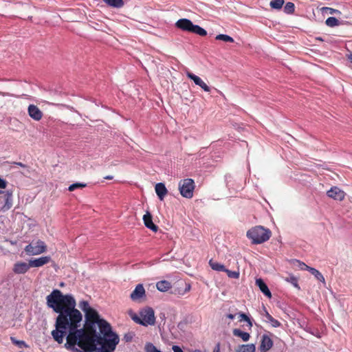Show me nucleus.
<instances>
[{"mask_svg": "<svg viewBox=\"0 0 352 352\" xmlns=\"http://www.w3.org/2000/svg\"><path fill=\"white\" fill-rule=\"evenodd\" d=\"M239 321L241 322L243 320L245 321L248 322V325L250 328H251L252 327V322L251 321V320L250 319V318L244 313H239Z\"/></svg>", "mask_w": 352, "mask_h": 352, "instance_id": "7c9ffc66", "label": "nucleus"}, {"mask_svg": "<svg viewBox=\"0 0 352 352\" xmlns=\"http://www.w3.org/2000/svg\"><path fill=\"white\" fill-rule=\"evenodd\" d=\"M173 352H184L182 349L177 345H173L172 347Z\"/></svg>", "mask_w": 352, "mask_h": 352, "instance_id": "a19ab883", "label": "nucleus"}, {"mask_svg": "<svg viewBox=\"0 0 352 352\" xmlns=\"http://www.w3.org/2000/svg\"><path fill=\"white\" fill-rule=\"evenodd\" d=\"M28 112L30 117L36 121L41 120L43 116V112L34 104H30L28 106Z\"/></svg>", "mask_w": 352, "mask_h": 352, "instance_id": "9d476101", "label": "nucleus"}, {"mask_svg": "<svg viewBox=\"0 0 352 352\" xmlns=\"http://www.w3.org/2000/svg\"><path fill=\"white\" fill-rule=\"evenodd\" d=\"M5 200V204L3 206V210H7L11 208L12 206V194L11 192L6 191L3 197Z\"/></svg>", "mask_w": 352, "mask_h": 352, "instance_id": "aec40b11", "label": "nucleus"}, {"mask_svg": "<svg viewBox=\"0 0 352 352\" xmlns=\"http://www.w3.org/2000/svg\"><path fill=\"white\" fill-rule=\"evenodd\" d=\"M284 12L287 14H294L295 11V5L292 2H287L284 6Z\"/></svg>", "mask_w": 352, "mask_h": 352, "instance_id": "c85d7f7f", "label": "nucleus"}, {"mask_svg": "<svg viewBox=\"0 0 352 352\" xmlns=\"http://www.w3.org/2000/svg\"><path fill=\"white\" fill-rule=\"evenodd\" d=\"M133 337V335L132 333H128L124 335V340H125V342H131Z\"/></svg>", "mask_w": 352, "mask_h": 352, "instance_id": "58836bf2", "label": "nucleus"}, {"mask_svg": "<svg viewBox=\"0 0 352 352\" xmlns=\"http://www.w3.org/2000/svg\"><path fill=\"white\" fill-rule=\"evenodd\" d=\"M328 197L338 201H342L344 198V192L338 187L333 186L327 192Z\"/></svg>", "mask_w": 352, "mask_h": 352, "instance_id": "9b49d317", "label": "nucleus"}, {"mask_svg": "<svg viewBox=\"0 0 352 352\" xmlns=\"http://www.w3.org/2000/svg\"><path fill=\"white\" fill-rule=\"evenodd\" d=\"M10 340L13 344L19 346V348L28 347V345L24 341L18 340L14 337H10Z\"/></svg>", "mask_w": 352, "mask_h": 352, "instance_id": "2f4dec72", "label": "nucleus"}, {"mask_svg": "<svg viewBox=\"0 0 352 352\" xmlns=\"http://www.w3.org/2000/svg\"><path fill=\"white\" fill-rule=\"evenodd\" d=\"M346 60L351 63L352 64V52H349V53L346 54Z\"/></svg>", "mask_w": 352, "mask_h": 352, "instance_id": "79ce46f5", "label": "nucleus"}, {"mask_svg": "<svg viewBox=\"0 0 352 352\" xmlns=\"http://www.w3.org/2000/svg\"><path fill=\"white\" fill-rule=\"evenodd\" d=\"M86 186H87V184H85V183L77 182V183H75V184H73L70 185L69 186V188H68V190L70 192H72V191L75 190L77 188H85Z\"/></svg>", "mask_w": 352, "mask_h": 352, "instance_id": "473e14b6", "label": "nucleus"}, {"mask_svg": "<svg viewBox=\"0 0 352 352\" xmlns=\"http://www.w3.org/2000/svg\"><path fill=\"white\" fill-rule=\"evenodd\" d=\"M272 236L270 229L261 226L252 228L247 232V237L252 240L254 244H261L268 241Z\"/></svg>", "mask_w": 352, "mask_h": 352, "instance_id": "7ed1b4c3", "label": "nucleus"}, {"mask_svg": "<svg viewBox=\"0 0 352 352\" xmlns=\"http://www.w3.org/2000/svg\"><path fill=\"white\" fill-rule=\"evenodd\" d=\"M256 346L254 344L239 345L234 352H255Z\"/></svg>", "mask_w": 352, "mask_h": 352, "instance_id": "412c9836", "label": "nucleus"}, {"mask_svg": "<svg viewBox=\"0 0 352 352\" xmlns=\"http://www.w3.org/2000/svg\"><path fill=\"white\" fill-rule=\"evenodd\" d=\"M286 280L291 283L295 287L300 289L298 283V278L294 276H290L289 277L287 278Z\"/></svg>", "mask_w": 352, "mask_h": 352, "instance_id": "c9c22d12", "label": "nucleus"}, {"mask_svg": "<svg viewBox=\"0 0 352 352\" xmlns=\"http://www.w3.org/2000/svg\"><path fill=\"white\" fill-rule=\"evenodd\" d=\"M157 289L160 292H167L171 288V284L168 280H160L156 283Z\"/></svg>", "mask_w": 352, "mask_h": 352, "instance_id": "b1692460", "label": "nucleus"}, {"mask_svg": "<svg viewBox=\"0 0 352 352\" xmlns=\"http://www.w3.org/2000/svg\"><path fill=\"white\" fill-rule=\"evenodd\" d=\"M209 265H210V267L214 270H216L218 272H224L226 270V267L223 265H222L219 263H217V262H214L212 260H210L209 261Z\"/></svg>", "mask_w": 352, "mask_h": 352, "instance_id": "bb28decb", "label": "nucleus"}, {"mask_svg": "<svg viewBox=\"0 0 352 352\" xmlns=\"http://www.w3.org/2000/svg\"><path fill=\"white\" fill-rule=\"evenodd\" d=\"M256 285L258 286L260 290L269 298H272V294L267 285L261 278L256 280Z\"/></svg>", "mask_w": 352, "mask_h": 352, "instance_id": "a211bd4d", "label": "nucleus"}, {"mask_svg": "<svg viewBox=\"0 0 352 352\" xmlns=\"http://www.w3.org/2000/svg\"><path fill=\"white\" fill-rule=\"evenodd\" d=\"M176 28L201 36L207 35V31L198 25L193 24L191 20L188 19H180L175 23Z\"/></svg>", "mask_w": 352, "mask_h": 352, "instance_id": "39448f33", "label": "nucleus"}, {"mask_svg": "<svg viewBox=\"0 0 352 352\" xmlns=\"http://www.w3.org/2000/svg\"><path fill=\"white\" fill-rule=\"evenodd\" d=\"M263 316H264L266 318L265 322H270L273 327H278L280 326V324H281L280 322L278 320L274 318L268 313V311H267V309L265 307H263Z\"/></svg>", "mask_w": 352, "mask_h": 352, "instance_id": "6ab92c4d", "label": "nucleus"}, {"mask_svg": "<svg viewBox=\"0 0 352 352\" xmlns=\"http://www.w3.org/2000/svg\"><path fill=\"white\" fill-rule=\"evenodd\" d=\"M5 192H6V191L0 190V195H3V197L4 196Z\"/></svg>", "mask_w": 352, "mask_h": 352, "instance_id": "de8ad7c7", "label": "nucleus"}, {"mask_svg": "<svg viewBox=\"0 0 352 352\" xmlns=\"http://www.w3.org/2000/svg\"><path fill=\"white\" fill-rule=\"evenodd\" d=\"M192 352H201V351L199 349H195Z\"/></svg>", "mask_w": 352, "mask_h": 352, "instance_id": "8fccbe9b", "label": "nucleus"}, {"mask_svg": "<svg viewBox=\"0 0 352 352\" xmlns=\"http://www.w3.org/2000/svg\"><path fill=\"white\" fill-rule=\"evenodd\" d=\"M155 192H156L158 198L161 201H163L165 196L168 193V190H167L164 184H163V183L157 184L155 185Z\"/></svg>", "mask_w": 352, "mask_h": 352, "instance_id": "f3484780", "label": "nucleus"}, {"mask_svg": "<svg viewBox=\"0 0 352 352\" xmlns=\"http://www.w3.org/2000/svg\"><path fill=\"white\" fill-rule=\"evenodd\" d=\"M213 352H220L219 346L215 349H214Z\"/></svg>", "mask_w": 352, "mask_h": 352, "instance_id": "49530a36", "label": "nucleus"}, {"mask_svg": "<svg viewBox=\"0 0 352 352\" xmlns=\"http://www.w3.org/2000/svg\"><path fill=\"white\" fill-rule=\"evenodd\" d=\"M273 346L272 339L266 335L263 336L261 343L260 345V351L261 352H267Z\"/></svg>", "mask_w": 352, "mask_h": 352, "instance_id": "dca6fc26", "label": "nucleus"}, {"mask_svg": "<svg viewBox=\"0 0 352 352\" xmlns=\"http://www.w3.org/2000/svg\"><path fill=\"white\" fill-rule=\"evenodd\" d=\"M145 352H161L152 343H146L145 345Z\"/></svg>", "mask_w": 352, "mask_h": 352, "instance_id": "72a5a7b5", "label": "nucleus"}, {"mask_svg": "<svg viewBox=\"0 0 352 352\" xmlns=\"http://www.w3.org/2000/svg\"><path fill=\"white\" fill-rule=\"evenodd\" d=\"M232 333L234 336L241 338L243 342H247L250 338L249 333L241 331L239 329H234Z\"/></svg>", "mask_w": 352, "mask_h": 352, "instance_id": "4be33fe9", "label": "nucleus"}, {"mask_svg": "<svg viewBox=\"0 0 352 352\" xmlns=\"http://www.w3.org/2000/svg\"><path fill=\"white\" fill-rule=\"evenodd\" d=\"M109 7L121 8L124 5V0H102Z\"/></svg>", "mask_w": 352, "mask_h": 352, "instance_id": "5701e85b", "label": "nucleus"}, {"mask_svg": "<svg viewBox=\"0 0 352 352\" xmlns=\"http://www.w3.org/2000/svg\"><path fill=\"white\" fill-rule=\"evenodd\" d=\"M104 179H113V176L108 175V176L104 177Z\"/></svg>", "mask_w": 352, "mask_h": 352, "instance_id": "a18cd8bd", "label": "nucleus"}, {"mask_svg": "<svg viewBox=\"0 0 352 352\" xmlns=\"http://www.w3.org/2000/svg\"><path fill=\"white\" fill-rule=\"evenodd\" d=\"M80 307L82 309V311L85 312V316H86V314L89 311L94 312V314L95 316H94L93 321H92L93 322L92 327L96 326L97 323H98L99 322H100L101 320H103L102 318H100V316L96 309L89 307V305L87 301L81 302Z\"/></svg>", "mask_w": 352, "mask_h": 352, "instance_id": "1a4fd4ad", "label": "nucleus"}, {"mask_svg": "<svg viewBox=\"0 0 352 352\" xmlns=\"http://www.w3.org/2000/svg\"><path fill=\"white\" fill-rule=\"evenodd\" d=\"M296 262L298 263V267L302 270H307L308 271L309 269L310 268L309 266L307 265L305 263H303L300 261L296 260Z\"/></svg>", "mask_w": 352, "mask_h": 352, "instance_id": "e433bc0d", "label": "nucleus"}, {"mask_svg": "<svg viewBox=\"0 0 352 352\" xmlns=\"http://www.w3.org/2000/svg\"><path fill=\"white\" fill-rule=\"evenodd\" d=\"M226 272L228 276L231 278H238L239 277V272L236 271H231L226 268L224 271Z\"/></svg>", "mask_w": 352, "mask_h": 352, "instance_id": "f704fd0d", "label": "nucleus"}, {"mask_svg": "<svg viewBox=\"0 0 352 352\" xmlns=\"http://www.w3.org/2000/svg\"><path fill=\"white\" fill-rule=\"evenodd\" d=\"M47 250V245L41 240H38L35 243H32L25 248V252L28 255H38L45 252Z\"/></svg>", "mask_w": 352, "mask_h": 352, "instance_id": "0eeeda50", "label": "nucleus"}, {"mask_svg": "<svg viewBox=\"0 0 352 352\" xmlns=\"http://www.w3.org/2000/svg\"><path fill=\"white\" fill-rule=\"evenodd\" d=\"M46 300L47 305L58 314L55 322L56 328L51 333L52 338L57 343L63 344L66 336L64 347L75 352L92 327L94 312L86 314L83 327L78 329L82 316L75 308L76 300L72 295H64L59 289H54L46 297Z\"/></svg>", "mask_w": 352, "mask_h": 352, "instance_id": "f257e3e1", "label": "nucleus"}, {"mask_svg": "<svg viewBox=\"0 0 352 352\" xmlns=\"http://www.w3.org/2000/svg\"><path fill=\"white\" fill-rule=\"evenodd\" d=\"M285 3V0H272L270 6L272 9L280 10L282 9Z\"/></svg>", "mask_w": 352, "mask_h": 352, "instance_id": "a878e982", "label": "nucleus"}, {"mask_svg": "<svg viewBox=\"0 0 352 352\" xmlns=\"http://www.w3.org/2000/svg\"><path fill=\"white\" fill-rule=\"evenodd\" d=\"M186 75L189 78L193 80L195 85L201 87L205 91H210V88L199 76L195 75L189 71H186Z\"/></svg>", "mask_w": 352, "mask_h": 352, "instance_id": "f8f14e48", "label": "nucleus"}, {"mask_svg": "<svg viewBox=\"0 0 352 352\" xmlns=\"http://www.w3.org/2000/svg\"><path fill=\"white\" fill-rule=\"evenodd\" d=\"M325 24L330 28H334L342 24V22L336 17L329 16L325 21Z\"/></svg>", "mask_w": 352, "mask_h": 352, "instance_id": "393cba45", "label": "nucleus"}, {"mask_svg": "<svg viewBox=\"0 0 352 352\" xmlns=\"http://www.w3.org/2000/svg\"><path fill=\"white\" fill-rule=\"evenodd\" d=\"M14 164L16 165V166H19L21 167H23V168H25L27 167V166L21 162H14L13 163Z\"/></svg>", "mask_w": 352, "mask_h": 352, "instance_id": "37998d69", "label": "nucleus"}, {"mask_svg": "<svg viewBox=\"0 0 352 352\" xmlns=\"http://www.w3.org/2000/svg\"><path fill=\"white\" fill-rule=\"evenodd\" d=\"M140 316L134 314L131 318L134 322L143 326L153 325L155 323V312L153 308L147 307L140 311Z\"/></svg>", "mask_w": 352, "mask_h": 352, "instance_id": "20e7f679", "label": "nucleus"}, {"mask_svg": "<svg viewBox=\"0 0 352 352\" xmlns=\"http://www.w3.org/2000/svg\"><path fill=\"white\" fill-rule=\"evenodd\" d=\"M7 186V182L0 177V188L4 189Z\"/></svg>", "mask_w": 352, "mask_h": 352, "instance_id": "ea45409f", "label": "nucleus"}, {"mask_svg": "<svg viewBox=\"0 0 352 352\" xmlns=\"http://www.w3.org/2000/svg\"><path fill=\"white\" fill-rule=\"evenodd\" d=\"M324 9L328 11L329 14H341V12L338 10H336V9H333V8H324Z\"/></svg>", "mask_w": 352, "mask_h": 352, "instance_id": "4c0bfd02", "label": "nucleus"}, {"mask_svg": "<svg viewBox=\"0 0 352 352\" xmlns=\"http://www.w3.org/2000/svg\"><path fill=\"white\" fill-rule=\"evenodd\" d=\"M119 342L110 324L102 320L91 327L75 352H113Z\"/></svg>", "mask_w": 352, "mask_h": 352, "instance_id": "f03ea898", "label": "nucleus"}, {"mask_svg": "<svg viewBox=\"0 0 352 352\" xmlns=\"http://www.w3.org/2000/svg\"><path fill=\"white\" fill-rule=\"evenodd\" d=\"M130 298L134 302H141L146 298V291L142 284L136 285L135 289L131 292Z\"/></svg>", "mask_w": 352, "mask_h": 352, "instance_id": "6e6552de", "label": "nucleus"}, {"mask_svg": "<svg viewBox=\"0 0 352 352\" xmlns=\"http://www.w3.org/2000/svg\"><path fill=\"white\" fill-rule=\"evenodd\" d=\"M227 317L231 320H233L235 316L234 314H229L227 315Z\"/></svg>", "mask_w": 352, "mask_h": 352, "instance_id": "c03bdc74", "label": "nucleus"}, {"mask_svg": "<svg viewBox=\"0 0 352 352\" xmlns=\"http://www.w3.org/2000/svg\"><path fill=\"white\" fill-rule=\"evenodd\" d=\"M51 261L50 256H42L38 258L30 260V265L31 267H39L47 264Z\"/></svg>", "mask_w": 352, "mask_h": 352, "instance_id": "4468645a", "label": "nucleus"}, {"mask_svg": "<svg viewBox=\"0 0 352 352\" xmlns=\"http://www.w3.org/2000/svg\"><path fill=\"white\" fill-rule=\"evenodd\" d=\"M216 40L223 41L226 43H233L234 38L228 34H220L216 36Z\"/></svg>", "mask_w": 352, "mask_h": 352, "instance_id": "c756f323", "label": "nucleus"}, {"mask_svg": "<svg viewBox=\"0 0 352 352\" xmlns=\"http://www.w3.org/2000/svg\"><path fill=\"white\" fill-rule=\"evenodd\" d=\"M308 271L311 274H313L317 280H318L324 283H325V279H324V276L318 270L310 267V268L309 269Z\"/></svg>", "mask_w": 352, "mask_h": 352, "instance_id": "cd10ccee", "label": "nucleus"}, {"mask_svg": "<svg viewBox=\"0 0 352 352\" xmlns=\"http://www.w3.org/2000/svg\"><path fill=\"white\" fill-rule=\"evenodd\" d=\"M31 267L30 262L28 263L25 262H16L13 267V272L17 274H22L26 273Z\"/></svg>", "mask_w": 352, "mask_h": 352, "instance_id": "ddd939ff", "label": "nucleus"}, {"mask_svg": "<svg viewBox=\"0 0 352 352\" xmlns=\"http://www.w3.org/2000/svg\"><path fill=\"white\" fill-rule=\"evenodd\" d=\"M143 221L147 228L153 232L158 230V226L153 223L152 215L150 212L146 211V214L143 216Z\"/></svg>", "mask_w": 352, "mask_h": 352, "instance_id": "2eb2a0df", "label": "nucleus"}, {"mask_svg": "<svg viewBox=\"0 0 352 352\" xmlns=\"http://www.w3.org/2000/svg\"><path fill=\"white\" fill-rule=\"evenodd\" d=\"M195 188L192 179L187 178L181 179L178 184V188L181 195L186 199H191Z\"/></svg>", "mask_w": 352, "mask_h": 352, "instance_id": "423d86ee", "label": "nucleus"}, {"mask_svg": "<svg viewBox=\"0 0 352 352\" xmlns=\"http://www.w3.org/2000/svg\"><path fill=\"white\" fill-rule=\"evenodd\" d=\"M316 39V40H319V41H323V39L321 37H317Z\"/></svg>", "mask_w": 352, "mask_h": 352, "instance_id": "09e8293b", "label": "nucleus"}]
</instances>
